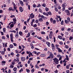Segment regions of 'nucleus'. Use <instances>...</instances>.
<instances>
[{
  "instance_id": "423d86ee",
  "label": "nucleus",
  "mask_w": 73,
  "mask_h": 73,
  "mask_svg": "<svg viewBox=\"0 0 73 73\" xmlns=\"http://www.w3.org/2000/svg\"><path fill=\"white\" fill-rule=\"evenodd\" d=\"M19 10L21 12H23V7H19Z\"/></svg>"
},
{
  "instance_id": "e433bc0d",
  "label": "nucleus",
  "mask_w": 73,
  "mask_h": 73,
  "mask_svg": "<svg viewBox=\"0 0 73 73\" xmlns=\"http://www.w3.org/2000/svg\"><path fill=\"white\" fill-rule=\"evenodd\" d=\"M61 25H64V21H62L61 22Z\"/></svg>"
},
{
  "instance_id": "bf43d9fd",
  "label": "nucleus",
  "mask_w": 73,
  "mask_h": 73,
  "mask_svg": "<svg viewBox=\"0 0 73 73\" xmlns=\"http://www.w3.org/2000/svg\"><path fill=\"white\" fill-rule=\"evenodd\" d=\"M54 42H56V38L55 37H54Z\"/></svg>"
},
{
  "instance_id": "dca6fc26",
  "label": "nucleus",
  "mask_w": 73,
  "mask_h": 73,
  "mask_svg": "<svg viewBox=\"0 0 73 73\" xmlns=\"http://www.w3.org/2000/svg\"><path fill=\"white\" fill-rule=\"evenodd\" d=\"M50 57H51V58H53V57H54V56L53 55V54H50Z\"/></svg>"
},
{
  "instance_id": "1a4fd4ad",
  "label": "nucleus",
  "mask_w": 73,
  "mask_h": 73,
  "mask_svg": "<svg viewBox=\"0 0 73 73\" xmlns=\"http://www.w3.org/2000/svg\"><path fill=\"white\" fill-rule=\"evenodd\" d=\"M58 38L60 39V40H62V36L59 35L58 36Z\"/></svg>"
},
{
  "instance_id": "c03bdc74",
  "label": "nucleus",
  "mask_w": 73,
  "mask_h": 73,
  "mask_svg": "<svg viewBox=\"0 0 73 73\" xmlns=\"http://www.w3.org/2000/svg\"><path fill=\"white\" fill-rule=\"evenodd\" d=\"M2 39H4V40H5V37L4 36H2Z\"/></svg>"
},
{
  "instance_id": "8fccbe9b",
  "label": "nucleus",
  "mask_w": 73,
  "mask_h": 73,
  "mask_svg": "<svg viewBox=\"0 0 73 73\" xmlns=\"http://www.w3.org/2000/svg\"><path fill=\"white\" fill-rule=\"evenodd\" d=\"M35 66L36 68H37V69H38V68H39V67H38V66H37V65H35Z\"/></svg>"
},
{
  "instance_id": "052dcab7",
  "label": "nucleus",
  "mask_w": 73,
  "mask_h": 73,
  "mask_svg": "<svg viewBox=\"0 0 73 73\" xmlns=\"http://www.w3.org/2000/svg\"><path fill=\"white\" fill-rule=\"evenodd\" d=\"M32 60H33V58H29V60H30V61H31Z\"/></svg>"
},
{
  "instance_id": "6e6d98bb",
  "label": "nucleus",
  "mask_w": 73,
  "mask_h": 73,
  "mask_svg": "<svg viewBox=\"0 0 73 73\" xmlns=\"http://www.w3.org/2000/svg\"><path fill=\"white\" fill-rule=\"evenodd\" d=\"M67 20H69V21H70V18H69V17H67Z\"/></svg>"
},
{
  "instance_id": "f3484780",
  "label": "nucleus",
  "mask_w": 73,
  "mask_h": 73,
  "mask_svg": "<svg viewBox=\"0 0 73 73\" xmlns=\"http://www.w3.org/2000/svg\"><path fill=\"white\" fill-rule=\"evenodd\" d=\"M19 34L20 35V36H23V33H22V32L20 31L19 33Z\"/></svg>"
},
{
  "instance_id": "0e129e2a",
  "label": "nucleus",
  "mask_w": 73,
  "mask_h": 73,
  "mask_svg": "<svg viewBox=\"0 0 73 73\" xmlns=\"http://www.w3.org/2000/svg\"><path fill=\"white\" fill-rule=\"evenodd\" d=\"M60 65L59 64V65H57V68H59V67H60Z\"/></svg>"
},
{
  "instance_id": "a878e982",
  "label": "nucleus",
  "mask_w": 73,
  "mask_h": 73,
  "mask_svg": "<svg viewBox=\"0 0 73 73\" xmlns=\"http://www.w3.org/2000/svg\"><path fill=\"white\" fill-rule=\"evenodd\" d=\"M9 47L10 48H13V45L12 44L10 45L9 46Z\"/></svg>"
},
{
  "instance_id": "a19ab883",
  "label": "nucleus",
  "mask_w": 73,
  "mask_h": 73,
  "mask_svg": "<svg viewBox=\"0 0 73 73\" xmlns=\"http://www.w3.org/2000/svg\"><path fill=\"white\" fill-rule=\"evenodd\" d=\"M41 33L42 35H45V33L44 31H42L41 32Z\"/></svg>"
},
{
  "instance_id": "774afa93",
  "label": "nucleus",
  "mask_w": 73,
  "mask_h": 73,
  "mask_svg": "<svg viewBox=\"0 0 73 73\" xmlns=\"http://www.w3.org/2000/svg\"><path fill=\"white\" fill-rule=\"evenodd\" d=\"M66 73H69V70H67L66 71Z\"/></svg>"
},
{
  "instance_id": "09e8293b",
  "label": "nucleus",
  "mask_w": 73,
  "mask_h": 73,
  "mask_svg": "<svg viewBox=\"0 0 73 73\" xmlns=\"http://www.w3.org/2000/svg\"><path fill=\"white\" fill-rule=\"evenodd\" d=\"M41 7V5L38 4V6H36V7Z\"/></svg>"
},
{
  "instance_id": "393cba45",
  "label": "nucleus",
  "mask_w": 73,
  "mask_h": 73,
  "mask_svg": "<svg viewBox=\"0 0 73 73\" xmlns=\"http://www.w3.org/2000/svg\"><path fill=\"white\" fill-rule=\"evenodd\" d=\"M56 21L55 20H54L53 21L52 23L53 24H56Z\"/></svg>"
},
{
  "instance_id": "603ef678",
  "label": "nucleus",
  "mask_w": 73,
  "mask_h": 73,
  "mask_svg": "<svg viewBox=\"0 0 73 73\" xmlns=\"http://www.w3.org/2000/svg\"><path fill=\"white\" fill-rule=\"evenodd\" d=\"M57 57H58L60 58L61 57V55H58L57 56Z\"/></svg>"
},
{
  "instance_id": "4c0bfd02",
  "label": "nucleus",
  "mask_w": 73,
  "mask_h": 73,
  "mask_svg": "<svg viewBox=\"0 0 73 73\" xmlns=\"http://www.w3.org/2000/svg\"><path fill=\"white\" fill-rule=\"evenodd\" d=\"M26 71L27 73H29L30 72V70L29 69H26Z\"/></svg>"
},
{
  "instance_id": "37998d69",
  "label": "nucleus",
  "mask_w": 73,
  "mask_h": 73,
  "mask_svg": "<svg viewBox=\"0 0 73 73\" xmlns=\"http://www.w3.org/2000/svg\"><path fill=\"white\" fill-rule=\"evenodd\" d=\"M69 38L70 40H72V39H73V37H72V36H71Z\"/></svg>"
},
{
  "instance_id": "7ed1b4c3",
  "label": "nucleus",
  "mask_w": 73,
  "mask_h": 73,
  "mask_svg": "<svg viewBox=\"0 0 73 73\" xmlns=\"http://www.w3.org/2000/svg\"><path fill=\"white\" fill-rule=\"evenodd\" d=\"M34 15L33 14V13H32L31 14L30 16H29V18H30L31 19H33L34 18Z\"/></svg>"
},
{
  "instance_id": "6ab92c4d",
  "label": "nucleus",
  "mask_w": 73,
  "mask_h": 73,
  "mask_svg": "<svg viewBox=\"0 0 73 73\" xmlns=\"http://www.w3.org/2000/svg\"><path fill=\"white\" fill-rule=\"evenodd\" d=\"M65 22L66 24H68L69 23V21L68 20H65Z\"/></svg>"
},
{
  "instance_id": "6e6552de",
  "label": "nucleus",
  "mask_w": 73,
  "mask_h": 73,
  "mask_svg": "<svg viewBox=\"0 0 73 73\" xmlns=\"http://www.w3.org/2000/svg\"><path fill=\"white\" fill-rule=\"evenodd\" d=\"M20 4L21 5V6H24V3H23V2L22 1H21L20 2Z\"/></svg>"
},
{
  "instance_id": "338daca9",
  "label": "nucleus",
  "mask_w": 73,
  "mask_h": 73,
  "mask_svg": "<svg viewBox=\"0 0 73 73\" xmlns=\"http://www.w3.org/2000/svg\"><path fill=\"white\" fill-rule=\"evenodd\" d=\"M28 9H29V10H30V5H28Z\"/></svg>"
},
{
  "instance_id": "de8ad7c7",
  "label": "nucleus",
  "mask_w": 73,
  "mask_h": 73,
  "mask_svg": "<svg viewBox=\"0 0 73 73\" xmlns=\"http://www.w3.org/2000/svg\"><path fill=\"white\" fill-rule=\"evenodd\" d=\"M43 6L44 7H46V4L45 3H44L43 5Z\"/></svg>"
},
{
  "instance_id": "412c9836",
  "label": "nucleus",
  "mask_w": 73,
  "mask_h": 73,
  "mask_svg": "<svg viewBox=\"0 0 73 73\" xmlns=\"http://www.w3.org/2000/svg\"><path fill=\"white\" fill-rule=\"evenodd\" d=\"M13 71H15V72L16 71V70H17V67H15L13 69Z\"/></svg>"
},
{
  "instance_id": "72a5a7b5",
  "label": "nucleus",
  "mask_w": 73,
  "mask_h": 73,
  "mask_svg": "<svg viewBox=\"0 0 73 73\" xmlns=\"http://www.w3.org/2000/svg\"><path fill=\"white\" fill-rule=\"evenodd\" d=\"M45 56V54H42L40 55V56H41V57H44V56Z\"/></svg>"
},
{
  "instance_id": "864d4df0",
  "label": "nucleus",
  "mask_w": 73,
  "mask_h": 73,
  "mask_svg": "<svg viewBox=\"0 0 73 73\" xmlns=\"http://www.w3.org/2000/svg\"><path fill=\"white\" fill-rule=\"evenodd\" d=\"M1 35H2V36L4 35V33L3 32H2V31L1 32Z\"/></svg>"
},
{
  "instance_id": "4d7b16f0",
  "label": "nucleus",
  "mask_w": 73,
  "mask_h": 73,
  "mask_svg": "<svg viewBox=\"0 0 73 73\" xmlns=\"http://www.w3.org/2000/svg\"><path fill=\"white\" fill-rule=\"evenodd\" d=\"M45 70V68H42L41 69V71H44Z\"/></svg>"
},
{
  "instance_id": "f8f14e48",
  "label": "nucleus",
  "mask_w": 73,
  "mask_h": 73,
  "mask_svg": "<svg viewBox=\"0 0 73 73\" xmlns=\"http://www.w3.org/2000/svg\"><path fill=\"white\" fill-rule=\"evenodd\" d=\"M13 21L14 22V24H16V19L14 18L13 19Z\"/></svg>"
},
{
  "instance_id": "5fc2aeb1",
  "label": "nucleus",
  "mask_w": 73,
  "mask_h": 73,
  "mask_svg": "<svg viewBox=\"0 0 73 73\" xmlns=\"http://www.w3.org/2000/svg\"><path fill=\"white\" fill-rule=\"evenodd\" d=\"M51 46L52 48L53 47H55V46H54V44H52Z\"/></svg>"
},
{
  "instance_id": "ea45409f",
  "label": "nucleus",
  "mask_w": 73,
  "mask_h": 73,
  "mask_svg": "<svg viewBox=\"0 0 73 73\" xmlns=\"http://www.w3.org/2000/svg\"><path fill=\"white\" fill-rule=\"evenodd\" d=\"M15 61H13L12 62V65H15Z\"/></svg>"
},
{
  "instance_id": "c756f323",
  "label": "nucleus",
  "mask_w": 73,
  "mask_h": 73,
  "mask_svg": "<svg viewBox=\"0 0 73 73\" xmlns=\"http://www.w3.org/2000/svg\"><path fill=\"white\" fill-rule=\"evenodd\" d=\"M48 15H50V16H51V15H52V13H51V12L50 11L49 12H48Z\"/></svg>"
},
{
  "instance_id": "bb28decb",
  "label": "nucleus",
  "mask_w": 73,
  "mask_h": 73,
  "mask_svg": "<svg viewBox=\"0 0 73 73\" xmlns=\"http://www.w3.org/2000/svg\"><path fill=\"white\" fill-rule=\"evenodd\" d=\"M67 15L68 16H69V15H70V12H69V11H68L67 13Z\"/></svg>"
},
{
  "instance_id": "79ce46f5",
  "label": "nucleus",
  "mask_w": 73,
  "mask_h": 73,
  "mask_svg": "<svg viewBox=\"0 0 73 73\" xmlns=\"http://www.w3.org/2000/svg\"><path fill=\"white\" fill-rule=\"evenodd\" d=\"M55 49H56V47H52V50H53V51H54V50H55Z\"/></svg>"
},
{
  "instance_id": "a211bd4d",
  "label": "nucleus",
  "mask_w": 73,
  "mask_h": 73,
  "mask_svg": "<svg viewBox=\"0 0 73 73\" xmlns=\"http://www.w3.org/2000/svg\"><path fill=\"white\" fill-rule=\"evenodd\" d=\"M15 37L16 38H18V37H19V34H18V33H16Z\"/></svg>"
},
{
  "instance_id": "39448f33",
  "label": "nucleus",
  "mask_w": 73,
  "mask_h": 73,
  "mask_svg": "<svg viewBox=\"0 0 73 73\" xmlns=\"http://www.w3.org/2000/svg\"><path fill=\"white\" fill-rule=\"evenodd\" d=\"M46 44H47L48 47H50V44L49 43V42H46Z\"/></svg>"
},
{
  "instance_id": "a18cd8bd",
  "label": "nucleus",
  "mask_w": 73,
  "mask_h": 73,
  "mask_svg": "<svg viewBox=\"0 0 73 73\" xmlns=\"http://www.w3.org/2000/svg\"><path fill=\"white\" fill-rule=\"evenodd\" d=\"M16 6H13V8L14 9V10H15H15H16V9H17V8L16 7Z\"/></svg>"
},
{
  "instance_id": "473e14b6",
  "label": "nucleus",
  "mask_w": 73,
  "mask_h": 73,
  "mask_svg": "<svg viewBox=\"0 0 73 73\" xmlns=\"http://www.w3.org/2000/svg\"><path fill=\"white\" fill-rule=\"evenodd\" d=\"M14 67V66H13L12 65V64H11L10 66V68H13Z\"/></svg>"
},
{
  "instance_id": "4be33fe9",
  "label": "nucleus",
  "mask_w": 73,
  "mask_h": 73,
  "mask_svg": "<svg viewBox=\"0 0 73 73\" xmlns=\"http://www.w3.org/2000/svg\"><path fill=\"white\" fill-rule=\"evenodd\" d=\"M49 38H50V39H51V38H52V35L51 34H49Z\"/></svg>"
},
{
  "instance_id": "9d476101",
  "label": "nucleus",
  "mask_w": 73,
  "mask_h": 73,
  "mask_svg": "<svg viewBox=\"0 0 73 73\" xmlns=\"http://www.w3.org/2000/svg\"><path fill=\"white\" fill-rule=\"evenodd\" d=\"M58 52H62V50L60 49V48H58Z\"/></svg>"
},
{
  "instance_id": "f257e3e1",
  "label": "nucleus",
  "mask_w": 73,
  "mask_h": 73,
  "mask_svg": "<svg viewBox=\"0 0 73 73\" xmlns=\"http://www.w3.org/2000/svg\"><path fill=\"white\" fill-rule=\"evenodd\" d=\"M53 60H54L53 62H55L56 64H58V61H59V60H58L57 58H55L53 59Z\"/></svg>"
},
{
  "instance_id": "2eb2a0df",
  "label": "nucleus",
  "mask_w": 73,
  "mask_h": 73,
  "mask_svg": "<svg viewBox=\"0 0 73 73\" xmlns=\"http://www.w3.org/2000/svg\"><path fill=\"white\" fill-rule=\"evenodd\" d=\"M66 60H68V61H69V58L68 56L67 55H66Z\"/></svg>"
},
{
  "instance_id": "cd10ccee",
  "label": "nucleus",
  "mask_w": 73,
  "mask_h": 73,
  "mask_svg": "<svg viewBox=\"0 0 73 73\" xmlns=\"http://www.w3.org/2000/svg\"><path fill=\"white\" fill-rule=\"evenodd\" d=\"M5 53V52L4 51H2L1 52V53L2 55H3V54H4V53Z\"/></svg>"
},
{
  "instance_id": "c85d7f7f",
  "label": "nucleus",
  "mask_w": 73,
  "mask_h": 73,
  "mask_svg": "<svg viewBox=\"0 0 73 73\" xmlns=\"http://www.w3.org/2000/svg\"><path fill=\"white\" fill-rule=\"evenodd\" d=\"M55 46L56 47V48L57 49H58V48H58V46H59V45L58 44H56Z\"/></svg>"
},
{
  "instance_id": "20e7f679",
  "label": "nucleus",
  "mask_w": 73,
  "mask_h": 73,
  "mask_svg": "<svg viewBox=\"0 0 73 73\" xmlns=\"http://www.w3.org/2000/svg\"><path fill=\"white\" fill-rule=\"evenodd\" d=\"M9 11H15V10L14 9H12V7H9Z\"/></svg>"
},
{
  "instance_id": "7c9ffc66",
  "label": "nucleus",
  "mask_w": 73,
  "mask_h": 73,
  "mask_svg": "<svg viewBox=\"0 0 73 73\" xmlns=\"http://www.w3.org/2000/svg\"><path fill=\"white\" fill-rule=\"evenodd\" d=\"M73 7H69L68 8V10H71V9H73Z\"/></svg>"
},
{
  "instance_id": "e2e57ef3",
  "label": "nucleus",
  "mask_w": 73,
  "mask_h": 73,
  "mask_svg": "<svg viewBox=\"0 0 73 73\" xmlns=\"http://www.w3.org/2000/svg\"><path fill=\"white\" fill-rule=\"evenodd\" d=\"M21 54H22V55L23 54H25V51H24L23 52H22V53H21Z\"/></svg>"
},
{
  "instance_id": "3c124183",
  "label": "nucleus",
  "mask_w": 73,
  "mask_h": 73,
  "mask_svg": "<svg viewBox=\"0 0 73 73\" xmlns=\"http://www.w3.org/2000/svg\"><path fill=\"white\" fill-rule=\"evenodd\" d=\"M3 32H4V33L5 32V31H6L5 28H4L3 29Z\"/></svg>"
},
{
  "instance_id": "69168bd1",
  "label": "nucleus",
  "mask_w": 73,
  "mask_h": 73,
  "mask_svg": "<svg viewBox=\"0 0 73 73\" xmlns=\"http://www.w3.org/2000/svg\"><path fill=\"white\" fill-rule=\"evenodd\" d=\"M33 53H34L35 54H37V52L36 51H34L33 52Z\"/></svg>"
},
{
  "instance_id": "c9c22d12",
  "label": "nucleus",
  "mask_w": 73,
  "mask_h": 73,
  "mask_svg": "<svg viewBox=\"0 0 73 73\" xmlns=\"http://www.w3.org/2000/svg\"><path fill=\"white\" fill-rule=\"evenodd\" d=\"M31 71L32 73H33L35 72V69L33 68V69L31 70Z\"/></svg>"
},
{
  "instance_id": "9b49d317",
  "label": "nucleus",
  "mask_w": 73,
  "mask_h": 73,
  "mask_svg": "<svg viewBox=\"0 0 73 73\" xmlns=\"http://www.w3.org/2000/svg\"><path fill=\"white\" fill-rule=\"evenodd\" d=\"M21 60L22 61H24L25 60V58L24 57H21Z\"/></svg>"
},
{
  "instance_id": "5701e85b",
  "label": "nucleus",
  "mask_w": 73,
  "mask_h": 73,
  "mask_svg": "<svg viewBox=\"0 0 73 73\" xmlns=\"http://www.w3.org/2000/svg\"><path fill=\"white\" fill-rule=\"evenodd\" d=\"M45 10L46 11V12H48V11H49V8L47 7H46L45 9Z\"/></svg>"
},
{
  "instance_id": "4468645a",
  "label": "nucleus",
  "mask_w": 73,
  "mask_h": 73,
  "mask_svg": "<svg viewBox=\"0 0 73 73\" xmlns=\"http://www.w3.org/2000/svg\"><path fill=\"white\" fill-rule=\"evenodd\" d=\"M39 21L40 22H42L43 21V19L42 18H40L39 19Z\"/></svg>"
},
{
  "instance_id": "b1692460",
  "label": "nucleus",
  "mask_w": 73,
  "mask_h": 73,
  "mask_svg": "<svg viewBox=\"0 0 73 73\" xmlns=\"http://www.w3.org/2000/svg\"><path fill=\"white\" fill-rule=\"evenodd\" d=\"M55 11H56V12H58V9H57V7H55Z\"/></svg>"
},
{
  "instance_id": "ddd939ff",
  "label": "nucleus",
  "mask_w": 73,
  "mask_h": 73,
  "mask_svg": "<svg viewBox=\"0 0 73 73\" xmlns=\"http://www.w3.org/2000/svg\"><path fill=\"white\" fill-rule=\"evenodd\" d=\"M2 62V65H5V61H3L1 62Z\"/></svg>"
},
{
  "instance_id": "f704fd0d",
  "label": "nucleus",
  "mask_w": 73,
  "mask_h": 73,
  "mask_svg": "<svg viewBox=\"0 0 73 73\" xmlns=\"http://www.w3.org/2000/svg\"><path fill=\"white\" fill-rule=\"evenodd\" d=\"M14 26V25H13V24H11L10 25V27H11V28H12Z\"/></svg>"
},
{
  "instance_id": "680f3d73",
  "label": "nucleus",
  "mask_w": 73,
  "mask_h": 73,
  "mask_svg": "<svg viewBox=\"0 0 73 73\" xmlns=\"http://www.w3.org/2000/svg\"><path fill=\"white\" fill-rule=\"evenodd\" d=\"M65 47L66 49H68L69 48V47H68V46H67V45H66L65 46Z\"/></svg>"
},
{
  "instance_id": "0eeeda50",
  "label": "nucleus",
  "mask_w": 73,
  "mask_h": 73,
  "mask_svg": "<svg viewBox=\"0 0 73 73\" xmlns=\"http://www.w3.org/2000/svg\"><path fill=\"white\" fill-rule=\"evenodd\" d=\"M70 64H69L68 65H66V69H69V67H70Z\"/></svg>"
},
{
  "instance_id": "aec40b11",
  "label": "nucleus",
  "mask_w": 73,
  "mask_h": 73,
  "mask_svg": "<svg viewBox=\"0 0 73 73\" xmlns=\"http://www.w3.org/2000/svg\"><path fill=\"white\" fill-rule=\"evenodd\" d=\"M32 38H28L27 39V41H29V42H31V39Z\"/></svg>"
},
{
  "instance_id": "58836bf2",
  "label": "nucleus",
  "mask_w": 73,
  "mask_h": 73,
  "mask_svg": "<svg viewBox=\"0 0 73 73\" xmlns=\"http://www.w3.org/2000/svg\"><path fill=\"white\" fill-rule=\"evenodd\" d=\"M26 3V6H28V5H28V3H29V2L27 1V2Z\"/></svg>"
},
{
  "instance_id": "2f4dec72",
  "label": "nucleus",
  "mask_w": 73,
  "mask_h": 73,
  "mask_svg": "<svg viewBox=\"0 0 73 73\" xmlns=\"http://www.w3.org/2000/svg\"><path fill=\"white\" fill-rule=\"evenodd\" d=\"M61 30L62 31H64L65 30V27H63L61 29Z\"/></svg>"
},
{
  "instance_id": "f03ea898",
  "label": "nucleus",
  "mask_w": 73,
  "mask_h": 73,
  "mask_svg": "<svg viewBox=\"0 0 73 73\" xmlns=\"http://www.w3.org/2000/svg\"><path fill=\"white\" fill-rule=\"evenodd\" d=\"M66 5H67V4L66 3H64V4L62 5V7H63L62 11H65V7H66Z\"/></svg>"
},
{
  "instance_id": "49530a36",
  "label": "nucleus",
  "mask_w": 73,
  "mask_h": 73,
  "mask_svg": "<svg viewBox=\"0 0 73 73\" xmlns=\"http://www.w3.org/2000/svg\"><path fill=\"white\" fill-rule=\"evenodd\" d=\"M39 12H40L41 13H42V10H41V9H39Z\"/></svg>"
},
{
  "instance_id": "13d9d810",
  "label": "nucleus",
  "mask_w": 73,
  "mask_h": 73,
  "mask_svg": "<svg viewBox=\"0 0 73 73\" xmlns=\"http://www.w3.org/2000/svg\"><path fill=\"white\" fill-rule=\"evenodd\" d=\"M33 7H34V8H35L36 7V4H34L33 5Z\"/></svg>"
}]
</instances>
